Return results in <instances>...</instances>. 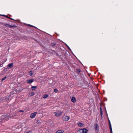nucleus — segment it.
Instances as JSON below:
<instances>
[{
	"mask_svg": "<svg viewBox=\"0 0 133 133\" xmlns=\"http://www.w3.org/2000/svg\"><path fill=\"white\" fill-rule=\"evenodd\" d=\"M55 115L57 117L60 116L62 115V112L61 111H58L54 112Z\"/></svg>",
	"mask_w": 133,
	"mask_h": 133,
	"instance_id": "1",
	"label": "nucleus"
},
{
	"mask_svg": "<svg viewBox=\"0 0 133 133\" xmlns=\"http://www.w3.org/2000/svg\"><path fill=\"white\" fill-rule=\"evenodd\" d=\"M69 116H65L63 117V120L64 121H68L69 119Z\"/></svg>",
	"mask_w": 133,
	"mask_h": 133,
	"instance_id": "2",
	"label": "nucleus"
},
{
	"mask_svg": "<svg viewBox=\"0 0 133 133\" xmlns=\"http://www.w3.org/2000/svg\"><path fill=\"white\" fill-rule=\"evenodd\" d=\"M37 113L36 112H34V113H31L30 116V118H33L35 117Z\"/></svg>",
	"mask_w": 133,
	"mask_h": 133,
	"instance_id": "3",
	"label": "nucleus"
},
{
	"mask_svg": "<svg viewBox=\"0 0 133 133\" xmlns=\"http://www.w3.org/2000/svg\"><path fill=\"white\" fill-rule=\"evenodd\" d=\"M14 66V63H9L7 66V68L9 69H11Z\"/></svg>",
	"mask_w": 133,
	"mask_h": 133,
	"instance_id": "4",
	"label": "nucleus"
},
{
	"mask_svg": "<svg viewBox=\"0 0 133 133\" xmlns=\"http://www.w3.org/2000/svg\"><path fill=\"white\" fill-rule=\"evenodd\" d=\"M10 118V115L9 114H7L5 115V117L4 118H5V120H8Z\"/></svg>",
	"mask_w": 133,
	"mask_h": 133,
	"instance_id": "5",
	"label": "nucleus"
},
{
	"mask_svg": "<svg viewBox=\"0 0 133 133\" xmlns=\"http://www.w3.org/2000/svg\"><path fill=\"white\" fill-rule=\"evenodd\" d=\"M34 81V79H28L27 80V82L28 84H30L32 83Z\"/></svg>",
	"mask_w": 133,
	"mask_h": 133,
	"instance_id": "6",
	"label": "nucleus"
},
{
	"mask_svg": "<svg viewBox=\"0 0 133 133\" xmlns=\"http://www.w3.org/2000/svg\"><path fill=\"white\" fill-rule=\"evenodd\" d=\"M95 130H96L98 131L99 129V127L98 125L97 124H95Z\"/></svg>",
	"mask_w": 133,
	"mask_h": 133,
	"instance_id": "7",
	"label": "nucleus"
},
{
	"mask_svg": "<svg viewBox=\"0 0 133 133\" xmlns=\"http://www.w3.org/2000/svg\"><path fill=\"white\" fill-rule=\"evenodd\" d=\"M77 73L78 75L80 74L81 73V70L79 69H77L76 70Z\"/></svg>",
	"mask_w": 133,
	"mask_h": 133,
	"instance_id": "8",
	"label": "nucleus"
},
{
	"mask_svg": "<svg viewBox=\"0 0 133 133\" xmlns=\"http://www.w3.org/2000/svg\"><path fill=\"white\" fill-rule=\"evenodd\" d=\"M77 124L78 126L81 127H83L84 125V124L81 122L77 123Z\"/></svg>",
	"mask_w": 133,
	"mask_h": 133,
	"instance_id": "9",
	"label": "nucleus"
},
{
	"mask_svg": "<svg viewBox=\"0 0 133 133\" xmlns=\"http://www.w3.org/2000/svg\"><path fill=\"white\" fill-rule=\"evenodd\" d=\"M64 131L63 130H58L55 133H63Z\"/></svg>",
	"mask_w": 133,
	"mask_h": 133,
	"instance_id": "10",
	"label": "nucleus"
},
{
	"mask_svg": "<svg viewBox=\"0 0 133 133\" xmlns=\"http://www.w3.org/2000/svg\"><path fill=\"white\" fill-rule=\"evenodd\" d=\"M83 133H87L88 132V130L86 128L83 129Z\"/></svg>",
	"mask_w": 133,
	"mask_h": 133,
	"instance_id": "11",
	"label": "nucleus"
},
{
	"mask_svg": "<svg viewBox=\"0 0 133 133\" xmlns=\"http://www.w3.org/2000/svg\"><path fill=\"white\" fill-rule=\"evenodd\" d=\"M37 88V87L36 86H32L31 87V89L32 90H36Z\"/></svg>",
	"mask_w": 133,
	"mask_h": 133,
	"instance_id": "12",
	"label": "nucleus"
},
{
	"mask_svg": "<svg viewBox=\"0 0 133 133\" xmlns=\"http://www.w3.org/2000/svg\"><path fill=\"white\" fill-rule=\"evenodd\" d=\"M49 96V95L47 94H45L43 95L42 97L44 98H45Z\"/></svg>",
	"mask_w": 133,
	"mask_h": 133,
	"instance_id": "13",
	"label": "nucleus"
},
{
	"mask_svg": "<svg viewBox=\"0 0 133 133\" xmlns=\"http://www.w3.org/2000/svg\"><path fill=\"white\" fill-rule=\"evenodd\" d=\"M78 132L83 133V129H81L77 131V133H78Z\"/></svg>",
	"mask_w": 133,
	"mask_h": 133,
	"instance_id": "14",
	"label": "nucleus"
},
{
	"mask_svg": "<svg viewBox=\"0 0 133 133\" xmlns=\"http://www.w3.org/2000/svg\"><path fill=\"white\" fill-rule=\"evenodd\" d=\"M71 101L74 103L75 102V97H72L71 98Z\"/></svg>",
	"mask_w": 133,
	"mask_h": 133,
	"instance_id": "15",
	"label": "nucleus"
},
{
	"mask_svg": "<svg viewBox=\"0 0 133 133\" xmlns=\"http://www.w3.org/2000/svg\"><path fill=\"white\" fill-rule=\"evenodd\" d=\"M5 117V115H2V119H5V118H4V117Z\"/></svg>",
	"mask_w": 133,
	"mask_h": 133,
	"instance_id": "16",
	"label": "nucleus"
},
{
	"mask_svg": "<svg viewBox=\"0 0 133 133\" xmlns=\"http://www.w3.org/2000/svg\"><path fill=\"white\" fill-rule=\"evenodd\" d=\"M58 90L57 89H54V92H55V93H57L58 91Z\"/></svg>",
	"mask_w": 133,
	"mask_h": 133,
	"instance_id": "17",
	"label": "nucleus"
},
{
	"mask_svg": "<svg viewBox=\"0 0 133 133\" xmlns=\"http://www.w3.org/2000/svg\"><path fill=\"white\" fill-rule=\"evenodd\" d=\"M110 126H111V125H110ZM110 133H112V129L111 127H110Z\"/></svg>",
	"mask_w": 133,
	"mask_h": 133,
	"instance_id": "18",
	"label": "nucleus"
},
{
	"mask_svg": "<svg viewBox=\"0 0 133 133\" xmlns=\"http://www.w3.org/2000/svg\"><path fill=\"white\" fill-rule=\"evenodd\" d=\"M0 15L2 16H4L6 18L8 17L7 16L4 15Z\"/></svg>",
	"mask_w": 133,
	"mask_h": 133,
	"instance_id": "19",
	"label": "nucleus"
},
{
	"mask_svg": "<svg viewBox=\"0 0 133 133\" xmlns=\"http://www.w3.org/2000/svg\"><path fill=\"white\" fill-rule=\"evenodd\" d=\"M29 73L30 76H31L32 74V71L29 72Z\"/></svg>",
	"mask_w": 133,
	"mask_h": 133,
	"instance_id": "20",
	"label": "nucleus"
},
{
	"mask_svg": "<svg viewBox=\"0 0 133 133\" xmlns=\"http://www.w3.org/2000/svg\"><path fill=\"white\" fill-rule=\"evenodd\" d=\"M103 114V111H100V115H101V117H102V115Z\"/></svg>",
	"mask_w": 133,
	"mask_h": 133,
	"instance_id": "21",
	"label": "nucleus"
},
{
	"mask_svg": "<svg viewBox=\"0 0 133 133\" xmlns=\"http://www.w3.org/2000/svg\"><path fill=\"white\" fill-rule=\"evenodd\" d=\"M109 128H110V125H111V124L110 122V121L109 120Z\"/></svg>",
	"mask_w": 133,
	"mask_h": 133,
	"instance_id": "22",
	"label": "nucleus"
},
{
	"mask_svg": "<svg viewBox=\"0 0 133 133\" xmlns=\"http://www.w3.org/2000/svg\"><path fill=\"white\" fill-rule=\"evenodd\" d=\"M6 76L5 77H4L3 78H2L1 79L2 81H3L6 78Z\"/></svg>",
	"mask_w": 133,
	"mask_h": 133,
	"instance_id": "23",
	"label": "nucleus"
},
{
	"mask_svg": "<svg viewBox=\"0 0 133 133\" xmlns=\"http://www.w3.org/2000/svg\"><path fill=\"white\" fill-rule=\"evenodd\" d=\"M9 24L7 23H6L5 24V25L6 27H7L8 26H9Z\"/></svg>",
	"mask_w": 133,
	"mask_h": 133,
	"instance_id": "24",
	"label": "nucleus"
},
{
	"mask_svg": "<svg viewBox=\"0 0 133 133\" xmlns=\"http://www.w3.org/2000/svg\"><path fill=\"white\" fill-rule=\"evenodd\" d=\"M66 46H67V47H68V49H69V50H71V49H70V47L68 46V45H67V44H66Z\"/></svg>",
	"mask_w": 133,
	"mask_h": 133,
	"instance_id": "25",
	"label": "nucleus"
},
{
	"mask_svg": "<svg viewBox=\"0 0 133 133\" xmlns=\"http://www.w3.org/2000/svg\"><path fill=\"white\" fill-rule=\"evenodd\" d=\"M28 25H29V26H30L31 27H36L34 26L33 25H31L30 24H29Z\"/></svg>",
	"mask_w": 133,
	"mask_h": 133,
	"instance_id": "26",
	"label": "nucleus"
},
{
	"mask_svg": "<svg viewBox=\"0 0 133 133\" xmlns=\"http://www.w3.org/2000/svg\"><path fill=\"white\" fill-rule=\"evenodd\" d=\"M13 27L16 28L17 27V26L15 25H12Z\"/></svg>",
	"mask_w": 133,
	"mask_h": 133,
	"instance_id": "27",
	"label": "nucleus"
},
{
	"mask_svg": "<svg viewBox=\"0 0 133 133\" xmlns=\"http://www.w3.org/2000/svg\"><path fill=\"white\" fill-rule=\"evenodd\" d=\"M27 133H32V132L31 131H29Z\"/></svg>",
	"mask_w": 133,
	"mask_h": 133,
	"instance_id": "28",
	"label": "nucleus"
},
{
	"mask_svg": "<svg viewBox=\"0 0 133 133\" xmlns=\"http://www.w3.org/2000/svg\"><path fill=\"white\" fill-rule=\"evenodd\" d=\"M9 26L10 27V28H12L13 27V26H12V25H9Z\"/></svg>",
	"mask_w": 133,
	"mask_h": 133,
	"instance_id": "29",
	"label": "nucleus"
},
{
	"mask_svg": "<svg viewBox=\"0 0 133 133\" xmlns=\"http://www.w3.org/2000/svg\"><path fill=\"white\" fill-rule=\"evenodd\" d=\"M39 120H38L37 121V124H38L39 123Z\"/></svg>",
	"mask_w": 133,
	"mask_h": 133,
	"instance_id": "30",
	"label": "nucleus"
},
{
	"mask_svg": "<svg viewBox=\"0 0 133 133\" xmlns=\"http://www.w3.org/2000/svg\"><path fill=\"white\" fill-rule=\"evenodd\" d=\"M24 111L23 110H20L19 111V112H24Z\"/></svg>",
	"mask_w": 133,
	"mask_h": 133,
	"instance_id": "31",
	"label": "nucleus"
},
{
	"mask_svg": "<svg viewBox=\"0 0 133 133\" xmlns=\"http://www.w3.org/2000/svg\"><path fill=\"white\" fill-rule=\"evenodd\" d=\"M51 45L53 46H54L55 45V44L54 43H52V44Z\"/></svg>",
	"mask_w": 133,
	"mask_h": 133,
	"instance_id": "32",
	"label": "nucleus"
},
{
	"mask_svg": "<svg viewBox=\"0 0 133 133\" xmlns=\"http://www.w3.org/2000/svg\"><path fill=\"white\" fill-rule=\"evenodd\" d=\"M100 111H102V108H101V107H100Z\"/></svg>",
	"mask_w": 133,
	"mask_h": 133,
	"instance_id": "33",
	"label": "nucleus"
},
{
	"mask_svg": "<svg viewBox=\"0 0 133 133\" xmlns=\"http://www.w3.org/2000/svg\"><path fill=\"white\" fill-rule=\"evenodd\" d=\"M7 18H9V19H11V18L9 17H7Z\"/></svg>",
	"mask_w": 133,
	"mask_h": 133,
	"instance_id": "34",
	"label": "nucleus"
},
{
	"mask_svg": "<svg viewBox=\"0 0 133 133\" xmlns=\"http://www.w3.org/2000/svg\"><path fill=\"white\" fill-rule=\"evenodd\" d=\"M7 18H9V19H11V18L9 17H7Z\"/></svg>",
	"mask_w": 133,
	"mask_h": 133,
	"instance_id": "35",
	"label": "nucleus"
},
{
	"mask_svg": "<svg viewBox=\"0 0 133 133\" xmlns=\"http://www.w3.org/2000/svg\"><path fill=\"white\" fill-rule=\"evenodd\" d=\"M11 19H12V20H14V19H13L12 18H11Z\"/></svg>",
	"mask_w": 133,
	"mask_h": 133,
	"instance_id": "36",
	"label": "nucleus"
},
{
	"mask_svg": "<svg viewBox=\"0 0 133 133\" xmlns=\"http://www.w3.org/2000/svg\"><path fill=\"white\" fill-rule=\"evenodd\" d=\"M75 101H76V99H75Z\"/></svg>",
	"mask_w": 133,
	"mask_h": 133,
	"instance_id": "37",
	"label": "nucleus"
}]
</instances>
